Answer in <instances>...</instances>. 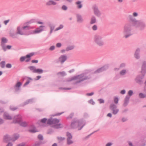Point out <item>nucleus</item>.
<instances>
[{
	"label": "nucleus",
	"instance_id": "5",
	"mask_svg": "<svg viewBox=\"0 0 146 146\" xmlns=\"http://www.w3.org/2000/svg\"><path fill=\"white\" fill-rule=\"evenodd\" d=\"M13 123H18L21 126L24 127H26L27 125V123L26 122L22 121L21 116L19 115H17L14 117Z\"/></svg>",
	"mask_w": 146,
	"mask_h": 146
},
{
	"label": "nucleus",
	"instance_id": "34",
	"mask_svg": "<svg viewBox=\"0 0 146 146\" xmlns=\"http://www.w3.org/2000/svg\"><path fill=\"white\" fill-rule=\"evenodd\" d=\"M127 70L126 69H123L120 72L119 74L121 76L125 75L127 73Z\"/></svg>",
	"mask_w": 146,
	"mask_h": 146
},
{
	"label": "nucleus",
	"instance_id": "2",
	"mask_svg": "<svg viewBox=\"0 0 146 146\" xmlns=\"http://www.w3.org/2000/svg\"><path fill=\"white\" fill-rule=\"evenodd\" d=\"M86 123V121L83 119H74L71 122V127L72 128L77 127L78 130H80L85 125Z\"/></svg>",
	"mask_w": 146,
	"mask_h": 146
},
{
	"label": "nucleus",
	"instance_id": "58",
	"mask_svg": "<svg viewBox=\"0 0 146 146\" xmlns=\"http://www.w3.org/2000/svg\"><path fill=\"white\" fill-rule=\"evenodd\" d=\"M88 102L89 103L92 104V105H94L95 104V102L93 101L92 99H91Z\"/></svg>",
	"mask_w": 146,
	"mask_h": 146
},
{
	"label": "nucleus",
	"instance_id": "12",
	"mask_svg": "<svg viewBox=\"0 0 146 146\" xmlns=\"http://www.w3.org/2000/svg\"><path fill=\"white\" fill-rule=\"evenodd\" d=\"M33 55V53H31L25 56H22L20 58V60L21 62H23L26 58L27 59L25 61L27 62H28L31 60L30 57Z\"/></svg>",
	"mask_w": 146,
	"mask_h": 146
},
{
	"label": "nucleus",
	"instance_id": "3",
	"mask_svg": "<svg viewBox=\"0 0 146 146\" xmlns=\"http://www.w3.org/2000/svg\"><path fill=\"white\" fill-rule=\"evenodd\" d=\"M132 26V24L129 23H126L124 25L123 33L125 38H127L132 35L131 33Z\"/></svg>",
	"mask_w": 146,
	"mask_h": 146
},
{
	"label": "nucleus",
	"instance_id": "47",
	"mask_svg": "<svg viewBox=\"0 0 146 146\" xmlns=\"http://www.w3.org/2000/svg\"><path fill=\"white\" fill-rule=\"evenodd\" d=\"M92 29L94 31H96L98 29V27L96 25H94L92 27Z\"/></svg>",
	"mask_w": 146,
	"mask_h": 146
},
{
	"label": "nucleus",
	"instance_id": "29",
	"mask_svg": "<svg viewBox=\"0 0 146 146\" xmlns=\"http://www.w3.org/2000/svg\"><path fill=\"white\" fill-rule=\"evenodd\" d=\"M3 117L4 119H11L12 117L8 113H5L4 114Z\"/></svg>",
	"mask_w": 146,
	"mask_h": 146
},
{
	"label": "nucleus",
	"instance_id": "49",
	"mask_svg": "<svg viewBox=\"0 0 146 146\" xmlns=\"http://www.w3.org/2000/svg\"><path fill=\"white\" fill-rule=\"evenodd\" d=\"M114 102L115 104H117L118 103L119 99L117 97H115L114 98Z\"/></svg>",
	"mask_w": 146,
	"mask_h": 146
},
{
	"label": "nucleus",
	"instance_id": "50",
	"mask_svg": "<svg viewBox=\"0 0 146 146\" xmlns=\"http://www.w3.org/2000/svg\"><path fill=\"white\" fill-rule=\"evenodd\" d=\"M47 124L50 125L52 124V119H49L47 121Z\"/></svg>",
	"mask_w": 146,
	"mask_h": 146
},
{
	"label": "nucleus",
	"instance_id": "9",
	"mask_svg": "<svg viewBox=\"0 0 146 146\" xmlns=\"http://www.w3.org/2000/svg\"><path fill=\"white\" fill-rule=\"evenodd\" d=\"M138 15V13L136 12H133L132 15H128V19L132 25L135 23V21H139L135 18V17H137Z\"/></svg>",
	"mask_w": 146,
	"mask_h": 146
},
{
	"label": "nucleus",
	"instance_id": "52",
	"mask_svg": "<svg viewBox=\"0 0 146 146\" xmlns=\"http://www.w3.org/2000/svg\"><path fill=\"white\" fill-rule=\"evenodd\" d=\"M61 9L62 10L66 11L68 9V7L66 6L65 5H63L62 6Z\"/></svg>",
	"mask_w": 146,
	"mask_h": 146
},
{
	"label": "nucleus",
	"instance_id": "45",
	"mask_svg": "<svg viewBox=\"0 0 146 146\" xmlns=\"http://www.w3.org/2000/svg\"><path fill=\"white\" fill-rule=\"evenodd\" d=\"M139 96L141 98H146V95L145 94H144L142 93H140L139 94Z\"/></svg>",
	"mask_w": 146,
	"mask_h": 146
},
{
	"label": "nucleus",
	"instance_id": "14",
	"mask_svg": "<svg viewBox=\"0 0 146 146\" xmlns=\"http://www.w3.org/2000/svg\"><path fill=\"white\" fill-rule=\"evenodd\" d=\"M1 46L4 51L6 50V48L5 46V44L8 42L7 39L5 37H3L1 39Z\"/></svg>",
	"mask_w": 146,
	"mask_h": 146
},
{
	"label": "nucleus",
	"instance_id": "61",
	"mask_svg": "<svg viewBox=\"0 0 146 146\" xmlns=\"http://www.w3.org/2000/svg\"><path fill=\"white\" fill-rule=\"evenodd\" d=\"M55 49V46H51L49 48V50H53Z\"/></svg>",
	"mask_w": 146,
	"mask_h": 146
},
{
	"label": "nucleus",
	"instance_id": "38",
	"mask_svg": "<svg viewBox=\"0 0 146 146\" xmlns=\"http://www.w3.org/2000/svg\"><path fill=\"white\" fill-rule=\"evenodd\" d=\"M28 78L29 80H27V82L25 83L23 85L24 87L25 86L29 84L30 82V81L29 80H33L30 77H28Z\"/></svg>",
	"mask_w": 146,
	"mask_h": 146
},
{
	"label": "nucleus",
	"instance_id": "40",
	"mask_svg": "<svg viewBox=\"0 0 146 146\" xmlns=\"http://www.w3.org/2000/svg\"><path fill=\"white\" fill-rule=\"evenodd\" d=\"M5 61H3L0 62V65L1 67L3 68L5 67Z\"/></svg>",
	"mask_w": 146,
	"mask_h": 146
},
{
	"label": "nucleus",
	"instance_id": "44",
	"mask_svg": "<svg viewBox=\"0 0 146 146\" xmlns=\"http://www.w3.org/2000/svg\"><path fill=\"white\" fill-rule=\"evenodd\" d=\"M44 143H43L42 141H39L36 143L33 146H39L41 144H43Z\"/></svg>",
	"mask_w": 146,
	"mask_h": 146
},
{
	"label": "nucleus",
	"instance_id": "51",
	"mask_svg": "<svg viewBox=\"0 0 146 146\" xmlns=\"http://www.w3.org/2000/svg\"><path fill=\"white\" fill-rule=\"evenodd\" d=\"M38 138L40 140H42L43 139V136L41 134H39L38 135Z\"/></svg>",
	"mask_w": 146,
	"mask_h": 146
},
{
	"label": "nucleus",
	"instance_id": "11",
	"mask_svg": "<svg viewBox=\"0 0 146 146\" xmlns=\"http://www.w3.org/2000/svg\"><path fill=\"white\" fill-rule=\"evenodd\" d=\"M67 137V144L69 145L72 144L74 141L72 140V136L71 133L69 132H67L66 134Z\"/></svg>",
	"mask_w": 146,
	"mask_h": 146
},
{
	"label": "nucleus",
	"instance_id": "21",
	"mask_svg": "<svg viewBox=\"0 0 146 146\" xmlns=\"http://www.w3.org/2000/svg\"><path fill=\"white\" fill-rule=\"evenodd\" d=\"M34 27L33 26H31L29 25L26 24L25 25V23L24 24V26L23 27V29H24L25 32H27V30H29L31 29H33Z\"/></svg>",
	"mask_w": 146,
	"mask_h": 146
},
{
	"label": "nucleus",
	"instance_id": "8",
	"mask_svg": "<svg viewBox=\"0 0 146 146\" xmlns=\"http://www.w3.org/2000/svg\"><path fill=\"white\" fill-rule=\"evenodd\" d=\"M92 9L95 15L98 17H100L101 16L102 12L99 9L98 6L97 5H93L92 7Z\"/></svg>",
	"mask_w": 146,
	"mask_h": 146
},
{
	"label": "nucleus",
	"instance_id": "31",
	"mask_svg": "<svg viewBox=\"0 0 146 146\" xmlns=\"http://www.w3.org/2000/svg\"><path fill=\"white\" fill-rule=\"evenodd\" d=\"M36 20L35 19H32L29 21L25 23V25L27 24V25H29L33 23H34L36 22Z\"/></svg>",
	"mask_w": 146,
	"mask_h": 146
},
{
	"label": "nucleus",
	"instance_id": "64",
	"mask_svg": "<svg viewBox=\"0 0 146 146\" xmlns=\"http://www.w3.org/2000/svg\"><path fill=\"white\" fill-rule=\"evenodd\" d=\"M127 119L126 118L123 117L121 119L122 121L123 122H124L127 120Z\"/></svg>",
	"mask_w": 146,
	"mask_h": 146
},
{
	"label": "nucleus",
	"instance_id": "32",
	"mask_svg": "<svg viewBox=\"0 0 146 146\" xmlns=\"http://www.w3.org/2000/svg\"><path fill=\"white\" fill-rule=\"evenodd\" d=\"M34 102V99H31L28 100L24 103V105H25L29 104H30L33 103Z\"/></svg>",
	"mask_w": 146,
	"mask_h": 146
},
{
	"label": "nucleus",
	"instance_id": "46",
	"mask_svg": "<svg viewBox=\"0 0 146 146\" xmlns=\"http://www.w3.org/2000/svg\"><path fill=\"white\" fill-rule=\"evenodd\" d=\"M22 85V83L20 82H17V83L15 85V87L16 88H19L20 87L21 85Z\"/></svg>",
	"mask_w": 146,
	"mask_h": 146
},
{
	"label": "nucleus",
	"instance_id": "4",
	"mask_svg": "<svg viewBox=\"0 0 146 146\" xmlns=\"http://www.w3.org/2000/svg\"><path fill=\"white\" fill-rule=\"evenodd\" d=\"M103 35L100 34L95 35L94 37V40L95 43L100 46H102L104 45V42L102 40Z\"/></svg>",
	"mask_w": 146,
	"mask_h": 146
},
{
	"label": "nucleus",
	"instance_id": "60",
	"mask_svg": "<svg viewBox=\"0 0 146 146\" xmlns=\"http://www.w3.org/2000/svg\"><path fill=\"white\" fill-rule=\"evenodd\" d=\"M94 92H92L90 93H87L86 94V95L87 96H91L93 95H94Z\"/></svg>",
	"mask_w": 146,
	"mask_h": 146
},
{
	"label": "nucleus",
	"instance_id": "28",
	"mask_svg": "<svg viewBox=\"0 0 146 146\" xmlns=\"http://www.w3.org/2000/svg\"><path fill=\"white\" fill-rule=\"evenodd\" d=\"M130 98V97L129 96H126L123 104V106L124 107L128 105Z\"/></svg>",
	"mask_w": 146,
	"mask_h": 146
},
{
	"label": "nucleus",
	"instance_id": "22",
	"mask_svg": "<svg viewBox=\"0 0 146 146\" xmlns=\"http://www.w3.org/2000/svg\"><path fill=\"white\" fill-rule=\"evenodd\" d=\"M12 141L11 137L8 135H5L3 137V141L4 142H7L10 141Z\"/></svg>",
	"mask_w": 146,
	"mask_h": 146
},
{
	"label": "nucleus",
	"instance_id": "10",
	"mask_svg": "<svg viewBox=\"0 0 146 146\" xmlns=\"http://www.w3.org/2000/svg\"><path fill=\"white\" fill-rule=\"evenodd\" d=\"M142 74V75L139 74L137 75L135 79V81L136 83L140 85H141L143 83V79L145 74L143 73Z\"/></svg>",
	"mask_w": 146,
	"mask_h": 146
},
{
	"label": "nucleus",
	"instance_id": "43",
	"mask_svg": "<svg viewBox=\"0 0 146 146\" xmlns=\"http://www.w3.org/2000/svg\"><path fill=\"white\" fill-rule=\"evenodd\" d=\"M58 75H60L62 76H64L66 75V74L64 71L59 72L57 73Z\"/></svg>",
	"mask_w": 146,
	"mask_h": 146
},
{
	"label": "nucleus",
	"instance_id": "48",
	"mask_svg": "<svg viewBox=\"0 0 146 146\" xmlns=\"http://www.w3.org/2000/svg\"><path fill=\"white\" fill-rule=\"evenodd\" d=\"M133 91L132 90H129V91L128 93V96H129L130 97L133 95Z\"/></svg>",
	"mask_w": 146,
	"mask_h": 146
},
{
	"label": "nucleus",
	"instance_id": "30",
	"mask_svg": "<svg viewBox=\"0 0 146 146\" xmlns=\"http://www.w3.org/2000/svg\"><path fill=\"white\" fill-rule=\"evenodd\" d=\"M19 137V135L18 133H15L13 135V137H11L12 141H14L17 140Z\"/></svg>",
	"mask_w": 146,
	"mask_h": 146
},
{
	"label": "nucleus",
	"instance_id": "24",
	"mask_svg": "<svg viewBox=\"0 0 146 146\" xmlns=\"http://www.w3.org/2000/svg\"><path fill=\"white\" fill-rule=\"evenodd\" d=\"M75 4L77 6V7L78 9L82 8L83 6L82 1H77L75 3Z\"/></svg>",
	"mask_w": 146,
	"mask_h": 146
},
{
	"label": "nucleus",
	"instance_id": "15",
	"mask_svg": "<svg viewBox=\"0 0 146 146\" xmlns=\"http://www.w3.org/2000/svg\"><path fill=\"white\" fill-rule=\"evenodd\" d=\"M110 109L112 111L114 115L117 114L119 111V109L117 108V106L114 104H111L110 106Z\"/></svg>",
	"mask_w": 146,
	"mask_h": 146
},
{
	"label": "nucleus",
	"instance_id": "6",
	"mask_svg": "<svg viewBox=\"0 0 146 146\" xmlns=\"http://www.w3.org/2000/svg\"><path fill=\"white\" fill-rule=\"evenodd\" d=\"M135 22V23L132 25L133 26L138 28L140 31H143L145 29L146 27V24L144 22L140 20Z\"/></svg>",
	"mask_w": 146,
	"mask_h": 146
},
{
	"label": "nucleus",
	"instance_id": "35",
	"mask_svg": "<svg viewBox=\"0 0 146 146\" xmlns=\"http://www.w3.org/2000/svg\"><path fill=\"white\" fill-rule=\"evenodd\" d=\"M53 127L56 129L61 128L63 127V125L61 124H56L53 126Z\"/></svg>",
	"mask_w": 146,
	"mask_h": 146
},
{
	"label": "nucleus",
	"instance_id": "25",
	"mask_svg": "<svg viewBox=\"0 0 146 146\" xmlns=\"http://www.w3.org/2000/svg\"><path fill=\"white\" fill-rule=\"evenodd\" d=\"M48 25L50 29V31L49 33L50 35L54 30L55 28V26L53 24L50 23H48Z\"/></svg>",
	"mask_w": 146,
	"mask_h": 146
},
{
	"label": "nucleus",
	"instance_id": "23",
	"mask_svg": "<svg viewBox=\"0 0 146 146\" xmlns=\"http://www.w3.org/2000/svg\"><path fill=\"white\" fill-rule=\"evenodd\" d=\"M57 3L53 0H49L46 3V5L48 6L51 5H55L57 4Z\"/></svg>",
	"mask_w": 146,
	"mask_h": 146
},
{
	"label": "nucleus",
	"instance_id": "36",
	"mask_svg": "<svg viewBox=\"0 0 146 146\" xmlns=\"http://www.w3.org/2000/svg\"><path fill=\"white\" fill-rule=\"evenodd\" d=\"M60 121V120L56 118H54L52 119V124L56 125Z\"/></svg>",
	"mask_w": 146,
	"mask_h": 146
},
{
	"label": "nucleus",
	"instance_id": "33",
	"mask_svg": "<svg viewBox=\"0 0 146 146\" xmlns=\"http://www.w3.org/2000/svg\"><path fill=\"white\" fill-rule=\"evenodd\" d=\"M74 45L69 46L66 48V51H68L73 50L74 48Z\"/></svg>",
	"mask_w": 146,
	"mask_h": 146
},
{
	"label": "nucleus",
	"instance_id": "39",
	"mask_svg": "<svg viewBox=\"0 0 146 146\" xmlns=\"http://www.w3.org/2000/svg\"><path fill=\"white\" fill-rule=\"evenodd\" d=\"M29 68L32 71L33 73H35V70H36V67L33 66H30L29 67Z\"/></svg>",
	"mask_w": 146,
	"mask_h": 146
},
{
	"label": "nucleus",
	"instance_id": "63",
	"mask_svg": "<svg viewBox=\"0 0 146 146\" xmlns=\"http://www.w3.org/2000/svg\"><path fill=\"white\" fill-rule=\"evenodd\" d=\"M61 44L60 43H58L56 44V46L57 47L59 48L61 46Z\"/></svg>",
	"mask_w": 146,
	"mask_h": 146
},
{
	"label": "nucleus",
	"instance_id": "20",
	"mask_svg": "<svg viewBox=\"0 0 146 146\" xmlns=\"http://www.w3.org/2000/svg\"><path fill=\"white\" fill-rule=\"evenodd\" d=\"M77 22L79 23H82L84 21V19L81 15L79 14L76 15Z\"/></svg>",
	"mask_w": 146,
	"mask_h": 146
},
{
	"label": "nucleus",
	"instance_id": "42",
	"mask_svg": "<svg viewBox=\"0 0 146 146\" xmlns=\"http://www.w3.org/2000/svg\"><path fill=\"white\" fill-rule=\"evenodd\" d=\"M63 27L64 26L62 24L60 25L59 27H58L56 29L54 30V31H56L60 29H62Z\"/></svg>",
	"mask_w": 146,
	"mask_h": 146
},
{
	"label": "nucleus",
	"instance_id": "16",
	"mask_svg": "<svg viewBox=\"0 0 146 146\" xmlns=\"http://www.w3.org/2000/svg\"><path fill=\"white\" fill-rule=\"evenodd\" d=\"M109 66L108 65H106L98 69L97 70L94 71V73H98L106 70L108 68Z\"/></svg>",
	"mask_w": 146,
	"mask_h": 146
},
{
	"label": "nucleus",
	"instance_id": "55",
	"mask_svg": "<svg viewBox=\"0 0 146 146\" xmlns=\"http://www.w3.org/2000/svg\"><path fill=\"white\" fill-rule=\"evenodd\" d=\"M47 120V119L46 118H44L41 120V122L43 123H44Z\"/></svg>",
	"mask_w": 146,
	"mask_h": 146
},
{
	"label": "nucleus",
	"instance_id": "41",
	"mask_svg": "<svg viewBox=\"0 0 146 146\" xmlns=\"http://www.w3.org/2000/svg\"><path fill=\"white\" fill-rule=\"evenodd\" d=\"M17 34L14 33H10V36L13 38H17Z\"/></svg>",
	"mask_w": 146,
	"mask_h": 146
},
{
	"label": "nucleus",
	"instance_id": "26",
	"mask_svg": "<svg viewBox=\"0 0 146 146\" xmlns=\"http://www.w3.org/2000/svg\"><path fill=\"white\" fill-rule=\"evenodd\" d=\"M29 131L32 133H35L38 131L36 129L35 127L33 125H31L29 129Z\"/></svg>",
	"mask_w": 146,
	"mask_h": 146
},
{
	"label": "nucleus",
	"instance_id": "57",
	"mask_svg": "<svg viewBox=\"0 0 146 146\" xmlns=\"http://www.w3.org/2000/svg\"><path fill=\"white\" fill-rule=\"evenodd\" d=\"M6 67L7 68H11L12 67V65L10 64H7L6 65Z\"/></svg>",
	"mask_w": 146,
	"mask_h": 146
},
{
	"label": "nucleus",
	"instance_id": "18",
	"mask_svg": "<svg viewBox=\"0 0 146 146\" xmlns=\"http://www.w3.org/2000/svg\"><path fill=\"white\" fill-rule=\"evenodd\" d=\"M67 57L66 55H62L59 58V61L62 64L67 60Z\"/></svg>",
	"mask_w": 146,
	"mask_h": 146
},
{
	"label": "nucleus",
	"instance_id": "17",
	"mask_svg": "<svg viewBox=\"0 0 146 146\" xmlns=\"http://www.w3.org/2000/svg\"><path fill=\"white\" fill-rule=\"evenodd\" d=\"M141 72L142 73L144 74L146 72V61H145L142 62Z\"/></svg>",
	"mask_w": 146,
	"mask_h": 146
},
{
	"label": "nucleus",
	"instance_id": "53",
	"mask_svg": "<svg viewBox=\"0 0 146 146\" xmlns=\"http://www.w3.org/2000/svg\"><path fill=\"white\" fill-rule=\"evenodd\" d=\"M74 115V113H71L67 117V119H71L73 117Z\"/></svg>",
	"mask_w": 146,
	"mask_h": 146
},
{
	"label": "nucleus",
	"instance_id": "59",
	"mask_svg": "<svg viewBox=\"0 0 146 146\" xmlns=\"http://www.w3.org/2000/svg\"><path fill=\"white\" fill-rule=\"evenodd\" d=\"M57 138L58 140L60 141H62L65 139L64 137H57Z\"/></svg>",
	"mask_w": 146,
	"mask_h": 146
},
{
	"label": "nucleus",
	"instance_id": "37",
	"mask_svg": "<svg viewBox=\"0 0 146 146\" xmlns=\"http://www.w3.org/2000/svg\"><path fill=\"white\" fill-rule=\"evenodd\" d=\"M35 73L39 74L42 73L43 72V70L41 69H37L36 70H35Z\"/></svg>",
	"mask_w": 146,
	"mask_h": 146
},
{
	"label": "nucleus",
	"instance_id": "62",
	"mask_svg": "<svg viewBox=\"0 0 146 146\" xmlns=\"http://www.w3.org/2000/svg\"><path fill=\"white\" fill-rule=\"evenodd\" d=\"M112 144L113 143H112L108 142L106 144L105 146H111Z\"/></svg>",
	"mask_w": 146,
	"mask_h": 146
},
{
	"label": "nucleus",
	"instance_id": "19",
	"mask_svg": "<svg viewBox=\"0 0 146 146\" xmlns=\"http://www.w3.org/2000/svg\"><path fill=\"white\" fill-rule=\"evenodd\" d=\"M140 50L139 48H137L135 52L134 56L135 58L137 59H138L140 58Z\"/></svg>",
	"mask_w": 146,
	"mask_h": 146
},
{
	"label": "nucleus",
	"instance_id": "7",
	"mask_svg": "<svg viewBox=\"0 0 146 146\" xmlns=\"http://www.w3.org/2000/svg\"><path fill=\"white\" fill-rule=\"evenodd\" d=\"M16 34L21 35H31L30 31L25 32V30L23 29V27L21 28L20 26H18L17 27Z\"/></svg>",
	"mask_w": 146,
	"mask_h": 146
},
{
	"label": "nucleus",
	"instance_id": "56",
	"mask_svg": "<svg viewBox=\"0 0 146 146\" xmlns=\"http://www.w3.org/2000/svg\"><path fill=\"white\" fill-rule=\"evenodd\" d=\"M98 100L100 104L104 103V100L102 99H98Z\"/></svg>",
	"mask_w": 146,
	"mask_h": 146
},
{
	"label": "nucleus",
	"instance_id": "27",
	"mask_svg": "<svg viewBox=\"0 0 146 146\" xmlns=\"http://www.w3.org/2000/svg\"><path fill=\"white\" fill-rule=\"evenodd\" d=\"M96 17L94 15L92 16L90 19V24L92 25L96 23Z\"/></svg>",
	"mask_w": 146,
	"mask_h": 146
},
{
	"label": "nucleus",
	"instance_id": "1",
	"mask_svg": "<svg viewBox=\"0 0 146 146\" xmlns=\"http://www.w3.org/2000/svg\"><path fill=\"white\" fill-rule=\"evenodd\" d=\"M89 70H86L85 73H82L80 74L74 76L70 78V79L69 81H70L73 80H76L74 83V85H78L81 82L90 79L91 78L90 76H88L86 74L90 72Z\"/></svg>",
	"mask_w": 146,
	"mask_h": 146
},
{
	"label": "nucleus",
	"instance_id": "54",
	"mask_svg": "<svg viewBox=\"0 0 146 146\" xmlns=\"http://www.w3.org/2000/svg\"><path fill=\"white\" fill-rule=\"evenodd\" d=\"M126 66V64L125 63H122L120 64L119 67L120 68H123Z\"/></svg>",
	"mask_w": 146,
	"mask_h": 146
},
{
	"label": "nucleus",
	"instance_id": "13",
	"mask_svg": "<svg viewBox=\"0 0 146 146\" xmlns=\"http://www.w3.org/2000/svg\"><path fill=\"white\" fill-rule=\"evenodd\" d=\"M45 27L44 26L41 25L38 27L33 32L30 31L31 34H34L39 33L44 31L43 28Z\"/></svg>",
	"mask_w": 146,
	"mask_h": 146
}]
</instances>
